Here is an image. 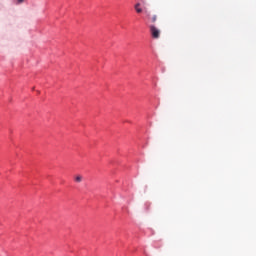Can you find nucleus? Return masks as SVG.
I'll return each mask as SVG.
<instances>
[{
  "instance_id": "nucleus-3",
  "label": "nucleus",
  "mask_w": 256,
  "mask_h": 256,
  "mask_svg": "<svg viewBox=\"0 0 256 256\" xmlns=\"http://www.w3.org/2000/svg\"><path fill=\"white\" fill-rule=\"evenodd\" d=\"M150 31L151 33H159V30L155 26H151Z\"/></svg>"
},
{
  "instance_id": "nucleus-5",
  "label": "nucleus",
  "mask_w": 256,
  "mask_h": 256,
  "mask_svg": "<svg viewBox=\"0 0 256 256\" xmlns=\"http://www.w3.org/2000/svg\"><path fill=\"white\" fill-rule=\"evenodd\" d=\"M19 4L23 3L25 0H17Z\"/></svg>"
},
{
  "instance_id": "nucleus-4",
  "label": "nucleus",
  "mask_w": 256,
  "mask_h": 256,
  "mask_svg": "<svg viewBox=\"0 0 256 256\" xmlns=\"http://www.w3.org/2000/svg\"><path fill=\"white\" fill-rule=\"evenodd\" d=\"M152 39H159V33H152Z\"/></svg>"
},
{
  "instance_id": "nucleus-1",
  "label": "nucleus",
  "mask_w": 256,
  "mask_h": 256,
  "mask_svg": "<svg viewBox=\"0 0 256 256\" xmlns=\"http://www.w3.org/2000/svg\"><path fill=\"white\" fill-rule=\"evenodd\" d=\"M134 8L136 13H143L144 9V13L151 23H155V21H157V14H151V12L147 11V8H145V2H143V4L139 2L136 3Z\"/></svg>"
},
{
  "instance_id": "nucleus-2",
  "label": "nucleus",
  "mask_w": 256,
  "mask_h": 256,
  "mask_svg": "<svg viewBox=\"0 0 256 256\" xmlns=\"http://www.w3.org/2000/svg\"><path fill=\"white\" fill-rule=\"evenodd\" d=\"M75 181H76V183H81V181H83V176H81V175L76 176Z\"/></svg>"
}]
</instances>
